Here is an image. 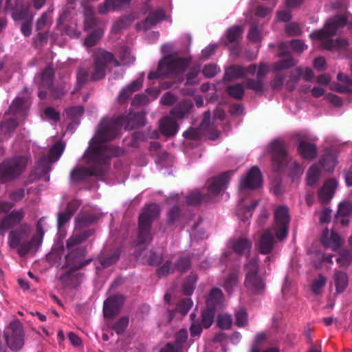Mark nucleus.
Returning a JSON list of instances; mask_svg holds the SVG:
<instances>
[{
  "mask_svg": "<svg viewBox=\"0 0 352 352\" xmlns=\"http://www.w3.org/2000/svg\"><path fill=\"white\" fill-rule=\"evenodd\" d=\"M321 243L324 247L331 248L332 250L336 251L342 245V239L335 231H331L329 234V230L326 228L322 232Z\"/></svg>",
  "mask_w": 352,
  "mask_h": 352,
  "instance_id": "4be33fe9",
  "label": "nucleus"
},
{
  "mask_svg": "<svg viewBox=\"0 0 352 352\" xmlns=\"http://www.w3.org/2000/svg\"><path fill=\"white\" fill-rule=\"evenodd\" d=\"M262 185V175L257 166L252 167L240 182V190L256 189Z\"/></svg>",
  "mask_w": 352,
  "mask_h": 352,
  "instance_id": "4468645a",
  "label": "nucleus"
},
{
  "mask_svg": "<svg viewBox=\"0 0 352 352\" xmlns=\"http://www.w3.org/2000/svg\"><path fill=\"white\" fill-rule=\"evenodd\" d=\"M327 283L326 278L322 276V274H320L318 277L314 280L311 285V290L312 292L316 294H318L320 293L321 289L324 287Z\"/></svg>",
  "mask_w": 352,
  "mask_h": 352,
  "instance_id": "bf43d9fd",
  "label": "nucleus"
},
{
  "mask_svg": "<svg viewBox=\"0 0 352 352\" xmlns=\"http://www.w3.org/2000/svg\"><path fill=\"white\" fill-rule=\"evenodd\" d=\"M238 284V274L236 272H230L226 278L224 283V289L228 294H231L234 287Z\"/></svg>",
  "mask_w": 352,
  "mask_h": 352,
  "instance_id": "de8ad7c7",
  "label": "nucleus"
},
{
  "mask_svg": "<svg viewBox=\"0 0 352 352\" xmlns=\"http://www.w3.org/2000/svg\"><path fill=\"white\" fill-rule=\"evenodd\" d=\"M165 18V12L161 9L151 11L146 18L137 24L139 30L147 31Z\"/></svg>",
  "mask_w": 352,
  "mask_h": 352,
  "instance_id": "6ab92c4d",
  "label": "nucleus"
},
{
  "mask_svg": "<svg viewBox=\"0 0 352 352\" xmlns=\"http://www.w3.org/2000/svg\"><path fill=\"white\" fill-rule=\"evenodd\" d=\"M143 112L129 113L113 119L103 118L99 124L97 138L100 142L111 141L119 136L122 127L126 130L144 126L146 124Z\"/></svg>",
  "mask_w": 352,
  "mask_h": 352,
  "instance_id": "f03ea898",
  "label": "nucleus"
},
{
  "mask_svg": "<svg viewBox=\"0 0 352 352\" xmlns=\"http://www.w3.org/2000/svg\"><path fill=\"white\" fill-rule=\"evenodd\" d=\"M25 103V100L21 98H16L10 105L9 108V111L12 114H16L21 112L23 110V105Z\"/></svg>",
  "mask_w": 352,
  "mask_h": 352,
  "instance_id": "e2e57ef3",
  "label": "nucleus"
},
{
  "mask_svg": "<svg viewBox=\"0 0 352 352\" xmlns=\"http://www.w3.org/2000/svg\"><path fill=\"white\" fill-rule=\"evenodd\" d=\"M336 262L340 267H348L352 263V252L346 249H341L338 253Z\"/></svg>",
  "mask_w": 352,
  "mask_h": 352,
  "instance_id": "79ce46f5",
  "label": "nucleus"
},
{
  "mask_svg": "<svg viewBox=\"0 0 352 352\" xmlns=\"http://www.w3.org/2000/svg\"><path fill=\"white\" fill-rule=\"evenodd\" d=\"M233 251L240 255H249L252 248V242L245 237H239L231 241Z\"/></svg>",
  "mask_w": 352,
  "mask_h": 352,
  "instance_id": "a878e982",
  "label": "nucleus"
},
{
  "mask_svg": "<svg viewBox=\"0 0 352 352\" xmlns=\"http://www.w3.org/2000/svg\"><path fill=\"white\" fill-rule=\"evenodd\" d=\"M84 111V107L81 105L72 106L65 109L67 117L72 120H75L82 116Z\"/></svg>",
  "mask_w": 352,
  "mask_h": 352,
  "instance_id": "3c124183",
  "label": "nucleus"
},
{
  "mask_svg": "<svg viewBox=\"0 0 352 352\" xmlns=\"http://www.w3.org/2000/svg\"><path fill=\"white\" fill-rule=\"evenodd\" d=\"M216 310L206 307L201 313V324L208 329L213 323Z\"/></svg>",
  "mask_w": 352,
  "mask_h": 352,
  "instance_id": "a18cd8bd",
  "label": "nucleus"
},
{
  "mask_svg": "<svg viewBox=\"0 0 352 352\" xmlns=\"http://www.w3.org/2000/svg\"><path fill=\"white\" fill-rule=\"evenodd\" d=\"M200 72V67L199 66L191 67L188 72L186 74V84L187 85H195L198 83L197 77Z\"/></svg>",
  "mask_w": 352,
  "mask_h": 352,
  "instance_id": "13d9d810",
  "label": "nucleus"
},
{
  "mask_svg": "<svg viewBox=\"0 0 352 352\" xmlns=\"http://www.w3.org/2000/svg\"><path fill=\"white\" fill-rule=\"evenodd\" d=\"M276 240L272 232L269 230H265L260 236L258 241L255 243V247L261 254H270L275 245Z\"/></svg>",
  "mask_w": 352,
  "mask_h": 352,
  "instance_id": "a211bd4d",
  "label": "nucleus"
},
{
  "mask_svg": "<svg viewBox=\"0 0 352 352\" xmlns=\"http://www.w3.org/2000/svg\"><path fill=\"white\" fill-rule=\"evenodd\" d=\"M303 74V68L298 67L290 73L289 78L285 83V87L289 91H294Z\"/></svg>",
  "mask_w": 352,
  "mask_h": 352,
  "instance_id": "e433bc0d",
  "label": "nucleus"
},
{
  "mask_svg": "<svg viewBox=\"0 0 352 352\" xmlns=\"http://www.w3.org/2000/svg\"><path fill=\"white\" fill-rule=\"evenodd\" d=\"M348 13L338 14L329 19L324 25L323 29L316 30L310 34L312 39H323L331 37L336 34L337 30L343 28L347 24Z\"/></svg>",
  "mask_w": 352,
  "mask_h": 352,
  "instance_id": "1a4fd4ad",
  "label": "nucleus"
},
{
  "mask_svg": "<svg viewBox=\"0 0 352 352\" xmlns=\"http://www.w3.org/2000/svg\"><path fill=\"white\" fill-rule=\"evenodd\" d=\"M320 168L318 164L312 165L307 171V181L309 186L316 184L319 179Z\"/></svg>",
  "mask_w": 352,
  "mask_h": 352,
  "instance_id": "49530a36",
  "label": "nucleus"
},
{
  "mask_svg": "<svg viewBox=\"0 0 352 352\" xmlns=\"http://www.w3.org/2000/svg\"><path fill=\"white\" fill-rule=\"evenodd\" d=\"M94 230L92 229L87 230L78 234L72 235L66 242V246L70 249L74 246L85 242L89 237L94 234Z\"/></svg>",
  "mask_w": 352,
  "mask_h": 352,
  "instance_id": "2f4dec72",
  "label": "nucleus"
},
{
  "mask_svg": "<svg viewBox=\"0 0 352 352\" xmlns=\"http://www.w3.org/2000/svg\"><path fill=\"white\" fill-rule=\"evenodd\" d=\"M333 280L336 285V293H342L349 285V279L346 273L341 271H336L333 274Z\"/></svg>",
  "mask_w": 352,
  "mask_h": 352,
  "instance_id": "f704fd0d",
  "label": "nucleus"
},
{
  "mask_svg": "<svg viewBox=\"0 0 352 352\" xmlns=\"http://www.w3.org/2000/svg\"><path fill=\"white\" fill-rule=\"evenodd\" d=\"M230 173L226 172L213 178L208 184V194H201L198 191L192 192L186 196V203L188 205L197 206L202 202L209 201L211 197L217 196L221 190L226 188L230 182Z\"/></svg>",
  "mask_w": 352,
  "mask_h": 352,
  "instance_id": "20e7f679",
  "label": "nucleus"
},
{
  "mask_svg": "<svg viewBox=\"0 0 352 352\" xmlns=\"http://www.w3.org/2000/svg\"><path fill=\"white\" fill-rule=\"evenodd\" d=\"M123 303L124 297L122 295H114L108 298L103 305L104 317L111 318L118 314Z\"/></svg>",
  "mask_w": 352,
  "mask_h": 352,
  "instance_id": "f3484780",
  "label": "nucleus"
},
{
  "mask_svg": "<svg viewBox=\"0 0 352 352\" xmlns=\"http://www.w3.org/2000/svg\"><path fill=\"white\" fill-rule=\"evenodd\" d=\"M142 86V81L140 80H133L131 84L123 88L118 97V102L120 104H124L127 102L129 98L132 94L141 89Z\"/></svg>",
  "mask_w": 352,
  "mask_h": 352,
  "instance_id": "393cba45",
  "label": "nucleus"
},
{
  "mask_svg": "<svg viewBox=\"0 0 352 352\" xmlns=\"http://www.w3.org/2000/svg\"><path fill=\"white\" fill-rule=\"evenodd\" d=\"M217 325L222 329H229L232 324V318L230 314H220L217 317Z\"/></svg>",
  "mask_w": 352,
  "mask_h": 352,
  "instance_id": "603ef678",
  "label": "nucleus"
},
{
  "mask_svg": "<svg viewBox=\"0 0 352 352\" xmlns=\"http://www.w3.org/2000/svg\"><path fill=\"white\" fill-rule=\"evenodd\" d=\"M9 218L12 220L14 224L18 225L23 219L25 217V212L22 208L18 210H14L7 214Z\"/></svg>",
  "mask_w": 352,
  "mask_h": 352,
  "instance_id": "69168bd1",
  "label": "nucleus"
},
{
  "mask_svg": "<svg viewBox=\"0 0 352 352\" xmlns=\"http://www.w3.org/2000/svg\"><path fill=\"white\" fill-rule=\"evenodd\" d=\"M103 30L100 28L94 30L88 35L85 41V45L87 47H93L97 44L103 35Z\"/></svg>",
  "mask_w": 352,
  "mask_h": 352,
  "instance_id": "09e8293b",
  "label": "nucleus"
},
{
  "mask_svg": "<svg viewBox=\"0 0 352 352\" xmlns=\"http://www.w3.org/2000/svg\"><path fill=\"white\" fill-rule=\"evenodd\" d=\"M18 126L16 119L11 118L6 121H3L0 124V141H3L7 136L10 135L14 131ZM5 153L3 147L0 144V157Z\"/></svg>",
  "mask_w": 352,
  "mask_h": 352,
  "instance_id": "5701e85b",
  "label": "nucleus"
},
{
  "mask_svg": "<svg viewBox=\"0 0 352 352\" xmlns=\"http://www.w3.org/2000/svg\"><path fill=\"white\" fill-rule=\"evenodd\" d=\"M54 71L52 65H47L41 74V89H47L54 85Z\"/></svg>",
  "mask_w": 352,
  "mask_h": 352,
  "instance_id": "c9c22d12",
  "label": "nucleus"
},
{
  "mask_svg": "<svg viewBox=\"0 0 352 352\" xmlns=\"http://www.w3.org/2000/svg\"><path fill=\"white\" fill-rule=\"evenodd\" d=\"M192 306V301L190 298H186L181 300L177 305V309L179 312L182 314L183 315H186L191 307Z\"/></svg>",
  "mask_w": 352,
  "mask_h": 352,
  "instance_id": "052dcab7",
  "label": "nucleus"
},
{
  "mask_svg": "<svg viewBox=\"0 0 352 352\" xmlns=\"http://www.w3.org/2000/svg\"><path fill=\"white\" fill-rule=\"evenodd\" d=\"M7 345L12 350H19L23 345V331L20 322H11L4 331Z\"/></svg>",
  "mask_w": 352,
  "mask_h": 352,
  "instance_id": "f8f14e48",
  "label": "nucleus"
},
{
  "mask_svg": "<svg viewBox=\"0 0 352 352\" xmlns=\"http://www.w3.org/2000/svg\"><path fill=\"white\" fill-rule=\"evenodd\" d=\"M15 226L8 215H6L0 221V236H4L6 232Z\"/></svg>",
  "mask_w": 352,
  "mask_h": 352,
  "instance_id": "338daca9",
  "label": "nucleus"
},
{
  "mask_svg": "<svg viewBox=\"0 0 352 352\" xmlns=\"http://www.w3.org/2000/svg\"><path fill=\"white\" fill-rule=\"evenodd\" d=\"M352 215V204L349 201L342 202L338 206L336 219L342 226H347L349 218Z\"/></svg>",
  "mask_w": 352,
  "mask_h": 352,
  "instance_id": "c85d7f7f",
  "label": "nucleus"
},
{
  "mask_svg": "<svg viewBox=\"0 0 352 352\" xmlns=\"http://www.w3.org/2000/svg\"><path fill=\"white\" fill-rule=\"evenodd\" d=\"M242 28L237 25L230 28L226 32V45L229 46L233 53H239V42L242 37Z\"/></svg>",
  "mask_w": 352,
  "mask_h": 352,
  "instance_id": "aec40b11",
  "label": "nucleus"
},
{
  "mask_svg": "<svg viewBox=\"0 0 352 352\" xmlns=\"http://www.w3.org/2000/svg\"><path fill=\"white\" fill-rule=\"evenodd\" d=\"M93 63L91 80L98 81L106 76L108 65L113 63L114 67H120L121 63L115 58L113 53L102 48H96L92 54Z\"/></svg>",
  "mask_w": 352,
  "mask_h": 352,
  "instance_id": "0eeeda50",
  "label": "nucleus"
},
{
  "mask_svg": "<svg viewBox=\"0 0 352 352\" xmlns=\"http://www.w3.org/2000/svg\"><path fill=\"white\" fill-rule=\"evenodd\" d=\"M28 158L24 156H15L4 160L0 163V184L11 182L25 170Z\"/></svg>",
  "mask_w": 352,
  "mask_h": 352,
  "instance_id": "6e6552de",
  "label": "nucleus"
},
{
  "mask_svg": "<svg viewBox=\"0 0 352 352\" xmlns=\"http://www.w3.org/2000/svg\"><path fill=\"white\" fill-rule=\"evenodd\" d=\"M246 271L244 286L252 295H261L265 289V280L259 274V260L257 257L250 258L245 265Z\"/></svg>",
  "mask_w": 352,
  "mask_h": 352,
  "instance_id": "423d86ee",
  "label": "nucleus"
},
{
  "mask_svg": "<svg viewBox=\"0 0 352 352\" xmlns=\"http://www.w3.org/2000/svg\"><path fill=\"white\" fill-rule=\"evenodd\" d=\"M236 324L239 327L248 325V314L244 308H240L235 313Z\"/></svg>",
  "mask_w": 352,
  "mask_h": 352,
  "instance_id": "6e6d98bb",
  "label": "nucleus"
},
{
  "mask_svg": "<svg viewBox=\"0 0 352 352\" xmlns=\"http://www.w3.org/2000/svg\"><path fill=\"white\" fill-rule=\"evenodd\" d=\"M65 144L62 141L56 142L49 151V161L50 163L57 161L64 151Z\"/></svg>",
  "mask_w": 352,
  "mask_h": 352,
  "instance_id": "a19ab883",
  "label": "nucleus"
},
{
  "mask_svg": "<svg viewBox=\"0 0 352 352\" xmlns=\"http://www.w3.org/2000/svg\"><path fill=\"white\" fill-rule=\"evenodd\" d=\"M276 62L273 65V69L276 72H280L283 69H287L294 67L297 64V61L293 58L291 54H288V56Z\"/></svg>",
  "mask_w": 352,
  "mask_h": 352,
  "instance_id": "58836bf2",
  "label": "nucleus"
},
{
  "mask_svg": "<svg viewBox=\"0 0 352 352\" xmlns=\"http://www.w3.org/2000/svg\"><path fill=\"white\" fill-rule=\"evenodd\" d=\"M193 107L191 100L184 99L177 103L170 111V115L175 119H182L187 116Z\"/></svg>",
  "mask_w": 352,
  "mask_h": 352,
  "instance_id": "b1692460",
  "label": "nucleus"
},
{
  "mask_svg": "<svg viewBox=\"0 0 352 352\" xmlns=\"http://www.w3.org/2000/svg\"><path fill=\"white\" fill-rule=\"evenodd\" d=\"M270 151L274 169L278 172L282 171L287 162L286 144L280 140H275L271 144Z\"/></svg>",
  "mask_w": 352,
  "mask_h": 352,
  "instance_id": "ddd939ff",
  "label": "nucleus"
},
{
  "mask_svg": "<svg viewBox=\"0 0 352 352\" xmlns=\"http://www.w3.org/2000/svg\"><path fill=\"white\" fill-rule=\"evenodd\" d=\"M160 212L156 204H151L144 207L138 218V244L148 245L152 241L151 232L153 221Z\"/></svg>",
  "mask_w": 352,
  "mask_h": 352,
  "instance_id": "39448f33",
  "label": "nucleus"
},
{
  "mask_svg": "<svg viewBox=\"0 0 352 352\" xmlns=\"http://www.w3.org/2000/svg\"><path fill=\"white\" fill-rule=\"evenodd\" d=\"M320 164L326 170L332 171L337 164L336 157L333 153H327L322 157Z\"/></svg>",
  "mask_w": 352,
  "mask_h": 352,
  "instance_id": "c03bdc74",
  "label": "nucleus"
},
{
  "mask_svg": "<svg viewBox=\"0 0 352 352\" xmlns=\"http://www.w3.org/2000/svg\"><path fill=\"white\" fill-rule=\"evenodd\" d=\"M30 226L27 223H23L20 226L9 232L8 243L10 248H17V253L21 257L29 253L36 252L41 245V238L33 236L30 241L22 242L29 237Z\"/></svg>",
  "mask_w": 352,
  "mask_h": 352,
  "instance_id": "7ed1b4c3",
  "label": "nucleus"
},
{
  "mask_svg": "<svg viewBox=\"0 0 352 352\" xmlns=\"http://www.w3.org/2000/svg\"><path fill=\"white\" fill-rule=\"evenodd\" d=\"M85 254V250L83 248H77L65 256V264L63 267H68L72 265V261L77 257L84 256Z\"/></svg>",
  "mask_w": 352,
  "mask_h": 352,
  "instance_id": "5fc2aeb1",
  "label": "nucleus"
},
{
  "mask_svg": "<svg viewBox=\"0 0 352 352\" xmlns=\"http://www.w3.org/2000/svg\"><path fill=\"white\" fill-rule=\"evenodd\" d=\"M223 294L222 291L217 288H212L206 298V307L216 310L223 303Z\"/></svg>",
  "mask_w": 352,
  "mask_h": 352,
  "instance_id": "c756f323",
  "label": "nucleus"
},
{
  "mask_svg": "<svg viewBox=\"0 0 352 352\" xmlns=\"http://www.w3.org/2000/svg\"><path fill=\"white\" fill-rule=\"evenodd\" d=\"M268 72V66L263 63H261L257 69L256 78H247L245 80L246 88L253 90L256 93L262 92L263 90L264 79Z\"/></svg>",
  "mask_w": 352,
  "mask_h": 352,
  "instance_id": "dca6fc26",
  "label": "nucleus"
},
{
  "mask_svg": "<svg viewBox=\"0 0 352 352\" xmlns=\"http://www.w3.org/2000/svg\"><path fill=\"white\" fill-rule=\"evenodd\" d=\"M97 138L93 141L83 155L87 166L74 168L70 173V179L79 182L89 177L103 176L109 168V158L122 155L124 150L118 146H105Z\"/></svg>",
  "mask_w": 352,
  "mask_h": 352,
  "instance_id": "f257e3e1",
  "label": "nucleus"
},
{
  "mask_svg": "<svg viewBox=\"0 0 352 352\" xmlns=\"http://www.w3.org/2000/svg\"><path fill=\"white\" fill-rule=\"evenodd\" d=\"M160 129L165 136H173L178 130V124L174 118L163 117L160 122Z\"/></svg>",
  "mask_w": 352,
  "mask_h": 352,
  "instance_id": "bb28decb",
  "label": "nucleus"
},
{
  "mask_svg": "<svg viewBox=\"0 0 352 352\" xmlns=\"http://www.w3.org/2000/svg\"><path fill=\"white\" fill-rule=\"evenodd\" d=\"M191 62L190 57H173L167 56L158 63L159 70L165 68V74L169 75H179L182 74Z\"/></svg>",
  "mask_w": 352,
  "mask_h": 352,
  "instance_id": "9d476101",
  "label": "nucleus"
},
{
  "mask_svg": "<svg viewBox=\"0 0 352 352\" xmlns=\"http://www.w3.org/2000/svg\"><path fill=\"white\" fill-rule=\"evenodd\" d=\"M134 20L132 14L123 15L116 21L112 27V31L117 33L123 29L127 28Z\"/></svg>",
  "mask_w": 352,
  "mask_h": 352,
  "instance_id": "4c0bfd02",
  "label": "nucleus"
},
{
  "mask_svg": "<svg viewBox=\"0 0 352 352\" xmlns=\"http://www.w3.org/2000/svg\"><path fill=\"white\" fill-rule=\"evenodd\" d=\"M274 229L276 237L283 240L288 234V226L290 221L288 208L285 206H278L274 212Z\"/></svg>",
  "mask_w": 352,
  "mask_h": 352,
  "instance_id": "9b49d317",
  "label": "nucleus"
},
{
  "mask_svg": "<svg viewBox=\"0 0 352 352\" xmlns=\"http://www.w3.org/2000/svg\"><path fill=\"white\" fill-rule=\"evenodd\" d=\"M286 33L291 36H300L302 33L299 25L296 23H291L286 25Z\"/></svg>",
  "mask_w": 352,
  "mask_h": 352,
  "instance_id": "774afa93",
  "label": "nucleus"
},
{
  "mask_svg": "<svg viewBox=\"0 0 352 352\" xmlns=\"http://www.w3.org/2000/svg\"><path fill=\"white\" fill-rule=\"evenodd\" d=\"M174 267L175 269H177L181 273H184L189 270L190 267V261L187 257H180Z\"/></svg>",
  "mask_w": 352,
  "mask_h": 352,
  "instance_id": "680f3d73",
  "label": "nucleus"
},
{
  "mask_svg": "<svg viewBox=\"0 0 352 352\" xmlns=\"http://www.w3.org/2000/svg\"><path fill=\"white\" fill-rule=\"evenodd\" d=\"M91 80V74L87 68L80 67L76 74V85L80 89L88 80Z\"/></svg>",
  "mask_w": 352,
  "mask_h": 352,
  "instance_id": "8fccbe9b",
  "label": "nucleus"
},
{
  "mask_svg": "<svg viewBox=\"0 0 352 352\" xmlns=\"http://www.w3.org/2000/svg\"><path fill=\"white\" fill-rule=\"evenodd\" d=\"M188 338V331L185 329H180L178 332L175 333V342L174 344L177 346H179L181 350L183 349L184 344L186 342Z\"/></svg>",
  "mask_w": 352,
  "mask_h": 352,
  "instance_id": "4d7b16f0",
  "label": "nucleus"
},
{
  "mask_svg": "<svg viewBox=\"0 0 352 352\" xmlns=\"http://www.w3.org/2000/svg\"><path fill=\"white\" fill-rule=\"evenodd\" d=\"M226 91L228 96L238 100H241L245 94V88L241 83H235L228 86Z\"/></svg>",
  "mask_w": 352,
  "mask_h": 352,
  "instance_id": "ea45409f",
  "label": "nucleus"
},
{
  "mask_svg": "<svg viewBox=\"0 0 352 352\" xmlns=\"http://www.w3.org/2000/svg\"><path fill=\"white\" fill-rule=\"evenodd\" d=\"M319 40L321 41L322 47L327 50H344L349 45V42L346 38H338L333 41L330 37H325V38Z\"/></svg>",
  "mask_w": 352,
  "mask_h": 352,
  "instance_id": "7c9ffc66",
  "label": "nucleus"
},
{
  "mask_svg": "<svg viewBox=\"0 0 352 352\" xmlns=\"http://www.w3.org/2000/svg\"><path fill=\"white\" fill-rule=\"evenodd\" d=\"M174 270L175 267L173 266L171 261H166L163 265L157 270V274L160 278H162L173 272Z\"/></svg>",
  "mask_w": 352,
  "mask_h": 352,
  "instance_id": "0e129e2a",
  "label": "nucleus"
},
{
  "mask_svg": "<svg viewBox=\"0 0 352 352\" xmlns=\"http://www.w3.org/2000/svg\"><path fill=\"white\" fill-rule=\"evenodd\" d=\"M96 220V217L89 213L79 214L76 218V228L81 229L83 227L92 224Z\"/></svg>",
  "mask_w": 352,
  "mask_h": 352,
  "instance_id": "37998d69",
  "label": "nucleus"
},
{
  "mask_svg": "<svg viewBox=\"0 0 352 352\" xmlns=\"http://www.w3.org/2000/svg\"><path fill=\"white\" fill-rule=\"evenodd\" d=\"M297 151L302 158L309 160L314 159L318 153L316 146L305 140H299Z\"/></svg>",
  "mask_w": 352,
  "mask_h": 352,
  "instance_id": "cd10ccee",
  "label": "nucleus"
},
{
  "mask_svg": "<svg viewBox=\"0 0 352 352\" xmlns=\"http://www.w3.org/2000/svg\"><path fill=\"white\" fill-rule=\"evenodd\" d=\"M120 258V254L118 251H116L109 255L106 256H100L98 259L96 261V262H99L100 265H96L97 270H100L102 269L107 268L113 264L116 263Z\"/></svg>",
  "mask_w": 352,
  "mask_h": 352,
  "instance_id": "72a5a7b5",
  "label": "nucleus"
},
{
  "mask_svg": "<svg viewBox=\"0 0 352 352\" xmlns=\"http://www.w3.org/2000/svg\"><path fill=\"white\" fill-rule=\"evenodd\" d=\"M5 8L12 10V17L14 21L34 19V14L30 11L29 6L23 3L22 0H16L14 7H12L11 0H6Z\"/></svg>",
  "mask_w": 352,
  "mask_h": 352,
  "instance_id": "2eb2a0df",
  "label": "nucleus"
},
{
  "mask_svg": "<svg viewBox=\"0 0 352 352\" xmlns=\"http://www.w3.org/2000/svg\"><path fill=\"white\" fill-rule=\"evenodd\" d=\"M245 76V67L239 65H232L225 72L223 80L232 81L234 79L242 78Z\"/></svg>",
  "mask_w": 352,
  "mask_h": 352,
  "instance_id": "473e14b6",
  "label": "nucleus"
},
{
  "mask_svg": "<svg viewBox=\"0 0 352 352\" xmlns=\"http://www.w3.org/2000/svg\"><path fill=\"white\" fill-rule=\"evenodd\" d=\"M338 183L335 179H327L318 192V199L321 204H327L333 198Z\"/></svg>",
  "mask_w": 352,
  "mask_h": 352,
  "instance_id": "412c9836",
  "label": "nucleus"
},
{
  "mask_svg": "<svg viewBox=\"0 0 352 352\" xmlns=\"http://www.w3.org/2000/svg\"><path fill=\"white\" fill-rule=\"evenodd\" d=\"M129 322V318L126 316H122L112 326V329L118 335L122 334L128 327Z\"/></svg>",
  "mask_w": 352,
  "mask_h": 352,
  "instance_id": "864d4df0",
  "label": "nucleus"
}]
</instances>
